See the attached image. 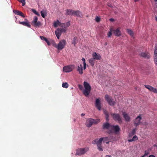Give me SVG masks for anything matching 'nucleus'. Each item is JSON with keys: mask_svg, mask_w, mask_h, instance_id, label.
I'll return each instance as SVG.
<instances>
[{"mask_svg": "<svg viewBox=\"0 0 157 157\" xmlns=\"http://www.w3.org/2000/svg\"><path fill=\"white\" fill-rule=\"evenodd\" d=\"M103 141V138H101L99 140L96 139L95 140L94 142H93V144H96L97 145H99L101 144L102 141Z\"/></svg>", "mask_w": 157, "mask_h": 157, "instance_id": "2eb2a0df", "label": "nucleus"}, {"mask_svg": "<svg viewBox=\"0 0 157 157\" xmlns=\"http://www.w3.org/2000/svg\"><path fill=\"white\" fill-rule=\"evenodd\" d=\"M154 1H155V2H157V0H154Z\"/></svg>", "mask_w": 157, "mask_h": 157, "instance_id": "69168bd1", "label": "nucleus"}, {"mask_svg": "<svg viewBox=\"0 0 157 157\" xmlns=\"http://www.w3.org/2000/svg\"><path fill=\"white\" fill-rule=\"evenodd\" d=\"M60 23L58 20H57L56 21H55L54 23V26L55 27H57L58 25L60 26Z\"/></svg>", "mask_w": 157, "mask_h": 157, "instance_id": "cd10ccee", "label": "nucleus"}, {"mask_svg": "<svg viewBox=\"0 0 157 157\" xmlns=\"http://www.w3.org/2000/svg\"><path fill=\"white\" fill-rule=\"evenodd\" d=\"M145 156H144V155L143 156H142L141 157H144Z\"/></svg>", "mask_w": 157, "mask_h": 157, "instance_id": "0e129e2a", "label": "nucleus"}, {"mask_svg": "<svg viewBox=\"0 0 157 157\" xmlns=\"http://www.w3.org/2000/svg\"><path fill=\"white\" fill-rule=\"evenodd\" d=\"M93 58L94 59L97 60H100L101 59V57L100 54L97 53L95 52H94L92 54Z\"/></svg>", "mask_w": 157, "mask_h": 157, "instance_id": "f8f14e48", "label": "nucleus"}, {"mask_svg": "<svg viewBox=\"0 0 157 157\" xmlns=\"http://www.w3.org/2000/svg\"><path fill=\"white\" fill-rule=\"evenodd\" d=\"M25 21H19V23L28 27L30 28L31 25L29 24V22L28 21L27 19H25Z\"/></svg>", "mask_w": 157, "mask_h": 157, "instance_id": "ddd939ff", "label": "nucleus"}, {"mask_svg": "<svg viewBox=\"0 0 157 157\" xmlns=\"http://www.w3.org/2000/svg\"><path fill=\"white\" fill-rule=\"evenodd\" d=\"M112 31L116 36H119L121 35V33L120 30L119 28H118L116 30H113Z\"/></svg>", "mask_w": 157, "mask_h": 157, "instance_id": "f3484780", "label": "nucleus"}, {"mask_svg": "<svg viewBox=\"0 0 157 157\" xmlns=\"http://www.w3.org/2000/svg\"><path fill=\"white\" fill-rule=\"evenodd\" d=\"M155 19L156 20V21H157V16H156L155 17Z\"/></svg>", "mask_w": 157, "mask_h": 157, "instance_id": "052dcab7", "label": "nucleus"}, {"mask_svg": "<svg viewBox=\"0 0 157 157\" xmlns=\"http://www.w3.org/2000/svg\"><path fill=\"white\" fill-rule=\"evenodd\" d=\"M102 138H103V141L105 142L107 141H109L110 140L109 137H105Z\"/></svg>", "mask_w": 157, "mask_h": 157, "instance_id": "72a5a7b5", "label": "nucleus"}, {"mask_svg": "<svg viewBox=\"0 0 157 157\" xmlns=\"http://www.w3.org/2000/svg\"><path fill=\"white\" fill-rule=\"evenodd\" d=\"M66 44V41L65 40H62L60 41L58 44L57 49L58 50H61L63 49Z\"/></svg>", "mask_w": 157, "mask_h": 157, "instance_id": "39448f33", "label": "nucleus"}, {"mask_svg": "<svg viewBox=\"0 0 157 157\" xmlns=\"http://www.w3.org/2000/svg\"><path fill=\"white\" fill-rule=\"evenodd\" d=\"M109 142V141H106L105 142L106 144H108Z\"/></svg>", "mask_w": 157, "mask_h": 157, "instance_id": "4d7b16f0", "label": "nucleus"}, {"mask_svg": "<svg viewBox=\"0 0 157 157\" xmlns=\"http://www.w3.org/2000/svg\"><path fill=\"white\" fill-rule=\"evenodd\" d=\"M83 85L85 89L83 91V94L85 96L87 97L90 93L91 89V87L88 83L85 81L84 82Z\"/></svg>", "mask_w": 157, "mask_h": 157, "instance_id": "f257e3e1", "label": "nucleus"}, {"mask_svg": "<svg viewBox=\"0 0 157 157\" xmlns=\"http://www.w3.org/2000/svg\"><path fill=\"white\" fill-rule=\"evenodd\" d=\"M86 63H83V69L85 70L86 68Z\"/></svg>", "mask_w": 157, "mask_h": 157, "instance_id": "09e8293b", "label": "nucleus"}, {"mask_svg": "<svg viewBox=\"0 0 157 157\" xmlns=\"http://www.w3.org/2000/svg\"><path fill=\"white\" fill-rule=\"evenodd\" d=\"M35 14L38 16H40V14L37 12L36 13V14Z\"/></svg>", "mask_w": 157, "mask_h": 157, "instance_id": "bf43d9fd", "label": "nucleus"}, {"mask_svg": "<svg viewBox=\"0 0 157 157\" xmlns=\"http://www.w3.org/2000/svg\"><path fill=\"white\" fill-rule=\"evenodd\" d=\"M141 56L143 57L147 58H148L150 57L149 54L146 52L141 53Z\"/></svg>", "mask_w": 157, "mask_h": 157, "instance_id": "393cba45", "label": "nucleus"}, {"mask_svg": "<svg viewBox=\"0 0 157 157\" xmlns=\"http://www.w3.org/2000/svg\"><path fill=\"white\" fill-rule=\"evenodd\" d=\"M82 60L83 62V63H86V62H85V59L84 58H83V57L82 58Z\"/></svg>", "mask_w": 157, "mask_h": 157, "instance_id": "3c124183", "label": "nucleus"}, {"mask_svg": "<svg viewBox=\"0 0 157 157\" xmlns=\"http://www.w3.org/2000/svg\"><path fill=\"white\" fill-rule=\"evenodd\" d=\"M74 10H72V9H67L66 10V15H73L74 13Z\"/></svg>", "mask_w": 157, "mask_h": 157, "instance_id": "4be33fe9", "label": "nucleus"}, {"mask_svg": "<svg viewBox=\"0 0 157 157\" xmlns=\"http://www.w3.org/2000/svg\"><path fill=\"white\" fill-rule=\"evenodd\" d=\"M154 60L155 64L157 65V48L155 47L154 55Z\"/></svg>", "mask_w": 157, "mask_h": 157, "instance_id": "412c9836", "label": "nucleus"}, {"mask_svg": "<svg viewBox=\"0 0 157 157\" xmlns=\"http://www.w3.org/2000/svg\"><path fill=\"white\" fill-rule=\"evenodd\" d=\"M105 100L107 101L109 104L110 105L113 106L115 105V101H113L112 98L109 96L108 95H105Z\"/></svg>", "mask_w": 157, "mask_h": 157, "instance_id": "0eeeda50", "label": "nucleus"}, {"mask_svg": "<svg viewBox=\"0 0 157 157\" xmlns=\"http://www.w3.org/2000/svg\"><path fill=\"white\" fill-rule=\"evenodd\" d=\"M40 13L42 17L44 18L45 17V15H46V13H45L44 14V12L42 11L40 12Z\"/></svg>", "mask_w": 157, "mask_h": 157, "instance_id": "58836bf2", "label": "nucleus"}, {"mask_svg": "<svg viewBox=\"0 0 157 157\" xmlns=\"http://www.w3.org/2000/svg\"><path fill=\"white\" fill-rule=\"evenodd\" d=\"M141 114L138 116L134 120V125L136 126L139 125L141 123V121L142 119Z\"/></svg>", "mask_w": 157, "mask_h": 157, "instance_id": "1a4fd4ad", "label": "nucleus"}, {"mask_svg": "<svg viewBox=\"0 0 157 157\" xmlns=\"http://www.w3.org/2000/svg\"><path fill=\"white\" fill-rule=\"evenodd\" d=\"M139 0H134L135 2H136L139 1Z\"/></svg>", "mask_w": 157, "mask_h": 157, "instance_id": "680f3d73", "label": "nucleus"}, {"mask_svg": "<svg viewBox=\"0 0 157 157\" xmlns=\"http://www.w3.org/2000/svg\"><path fill=\"white\" fill-rule=\"evenodd\" d=\"M85 115V114L84 113H82L81 114V116H84Z\"/></svg>", "mask_w": 157, "mask_h": 157, "instance_id": "13d9d810", "label": "nucleus"}, {"mask_svg": "<svg viewBox=\"0 0 157 157\" xmlns=\"http://www.w3.org/2000/svg\"><path fill=\"white\" fill-rule=\"evenodd\" d=\"M104 113L105 116L109 115L108 111L106 110H104Z\"/></svg>", "mask_w": 157, "mask_h": 157, "instance_id": "79ce46f5", "label": "nucleus"}, {"mask_svg": "<svg viewBox=\"0 0 157 157\" xmlns=\"http://www.w3.org/2000/svg\"><path fill=\"white\" fill-rule=\"evenodd\" d=\"M96 21L97 22H98L100 21V18L99 17H97L96 18Z\"/></svg>", "mask_w": 157, "mask_h": 157, "instance_id": "49530a36", "label": "nucleus"}, {"mask_svg": "<svg viewBox=\"0 0 157 157\" xmlns=\"http://www.w3.org/2000/svg\"><path fill=\"white\" fill-rule=\"evenodd\" d=\"M95 106L99 110H100L101 109V103L100 102V99H96L95 102Z\"/></svg>", "mask_w": 157, "mask_h": 157, "instance_id": "9d476101", "label": "nucleus"}, {"mask_svg": "<svg viewBox=\"0 0 157 157\" xmlns=\"http://www.w3.org/2000/svg\"><path fill=\"white\" fill-rule=\"evenodd\" d=\"M111 126L112 125H110L109 123L106 122L103 124L102 127L103 129H106L108 130L109 128H111Z\"/></svg>", "mask_w": 157, "mask_h": 157, "instance_id": "aec40b11", "label": "nucleus"}, {"mask_svg": "<svg viewBox=\"0 0 157 157\" xmlns=\"http://www.w3.org/2000/svg\"><path fill=\"white\" fill-rule=\"evenodd\" d=\"M122 114L126 121L129 122L130 121V118L128 114L125 112H123L122 113Z\"/></svg>", "mask_w": 157, "mask_h": 157, "instance_id": "4468645a", "label": "nucleus"}, {"mask_svg": "<svg viewBox=\"0 0 157 157\" xmlns=\"http://www.w3.org/2000/svg\"><path fill=\"white\" fill-rule=\"evenodd\" d=\"M70 25V22L68 21L66 23H61L60 25V26L62 27L67 28L69 27Z\"/></svg>", "mask_w": 157, "mask_h": 157, "instance_id": "b1692460", "label": "nucleus"}, {"mask_svg": "<svg viewBox=\"0 0 157 157\" xmlns=\"http://www.w3.org/2000/svg\"><path fill=\"white\" fill-rule=\"evenodd\" d=\"M107 6L110 7H112L113 6H112V5L110 3H108L107 4Z\"/></svg>", "mask_w": 157, "mask_h": 157, "instance_id": "8fccbe9b", "label": "nucleus"}, {"mask_svg": "<svg viewBox=\"0 0 157 157\" xmlns=\"http://www.w3.org/2000/svg\"><path fill=\"white\" fill-rule=\"evenodd\" d=\"M40 37L41 38V39L42 40H45L47 39L46 37H45L44 36H40Z\"/></svg>", "mask_w": 157, "mask_h": 157, "instance_id": "c03bdc74", "label": "nucleus"}, {"mask_svg": "<svg viewBox=\"0 0 157 157\" xmlns=\"http://www.w3.org/2000/svg\"><path fill=\"white\" fill-rule=\"evenodd\" d=\"M45 41L47 43L48 45H50L51 44V43L47 39Z\"/></svg>", "mask_w": 157, "mask_h": 157, "instance_id": "a18cd8bd", "label": "nucleus"}, {"mask_svg": "<svg viewBox=\"0 0 157 157\" xmlns=\"http://www.w3.org/2000/svg\"><path fill=\"white\" fill-rule=\"evenodd\" d=\"M109 21H111L113 22L114 21V19L112 18H110L109 19Z\"/></svg>", "mask_w": 157, "mask_h": 157, "instance_id": "5fc2aeb1", "label": "nucleus"}, {"mask_svg": "<svg viewBox=\"0 0 157 157\" xmlns=\"http://www.w3.org/2000/svg\"><path fill=\"white\" fill-rule=\"evenodd\" d=\"M55 33L57 39H59L60 36L61 35V33L58 28L55 31Z\"/></svg>", "mask_w": 157, "mask_h": 157, "instance_id": "5701e85b", "label": "nucleus"}, {"mask_svg": "<svg viewBox=\"0 0 157 157\" xmlns=\"http://www.w3.org/2000/svg\"><path fill=\"white\" fill-rule=\"evenodd\" d=\"M73 15L80 17H83V15L82 12L79 10H74Z\"/></svg>", "mask_w": 157, "mask_h": 157, "instance_id": "dca6fc26", "label": "nucleus"}, {"mask_svg": "<svg viewBox=\"0 0 157 157\" xmlns=\"http://www.w3.org/2000/svg\"><path fill=\"white\" fill-rule=\"evenodd\" d=\"M13 13L15 14L19 15L23 17H24L25 16L23 13L21 11L19 10H14L13 11Z\"/></svg>", "mask_w": 157, "mask_h": 157, "instance_id": "a211bd4d", "label": "nucleus"}, {"mask_svg": "<svg viewBox=\"0 0 157 157\" xmlns=\"http://www.w3.org/2000/svg\"><path fill=\"white\" fill-rule=\"evenodd\" d=\"M89 148L86 147L84 148H80L76 150V155H81L85 154L86 152L88 151Z\"/></svg>", "mask_w": 157, "mask_h": 157, "instance_id": "7ed1b4c3", "label": "nucleus"}, {"mask_svg": "<svg viewBox=\"0 0 157 157\" xmlns=\"http://www.w3.org/2000/svg\"><path fill=\"white\" fill-rule=\"evenodd\" d=\"M112 30V29H111L110 31L109 32L108 34H107V36L108 37H110L112 35V32H113Z\"/></svg>", "mask_w": 157, "mask_h": 157, "instance_id": "e433bc0d", "label": "nucleus"}, {"mask_svg": "<svg viewBox=\"0 0 157 157\" xmlns=\"http://www.w3.org/2000/svg\"><path fill=\"white\" fill-rule=\"evenodd\" d=\"M136 129H134L131 132V134L132 135H134L136 133Z\"/></svg>", "mask_w": 157, "mask_h": 157, "instance_id": "a19ab883", "label": "nucleus"}, {"mask_svg": "<svg viewBox=\"0 0 157 157\" xmlns=\"http://www.w3.org/2000/svg\"><path fill=\"white\" fill-rule=\"evenodd\" d=\"M19 2L22 3V6H25V0H17Z\"/></svg>", "mask_w": 157, "mask_h": 157, "instance_id": "c9c22d12", "label": "nucleus"}, {"mask_svg": "<svg viewBox=\"0 0 157 157\" xmlns=\"http://www.w3.org/2000/svg\"><path fill=\"white\" fill-rule=\"evenodd\" d=\"M33 24L34 26L36 27H39V26H41L42 25L41 22L39 21L35 22Z\"/></svg>", "mask_w": 157, "mask_h": 157, "instance_id": "c85d7f7f", "label": "nucleus"}, {"mask_svg": "<svg viewBox=\"0 0 157 157\" xmlns=\"http://www.w3.org/2000/svg\"><path fill=\"white\" fill-rule=\"evenodd\" d=\"M111 115L115 121H117L119 124L122 122V118L118 114L111 113Z\"/></svg>", "mask_w": 157, "mask_h": 157, "instance_id": "20e7f679", "label": "nucleus"}, {"mask_svg": "<svg viewBox=\"0 0 157 157\" xmlns=\"http://www.w3.org/2000/svg\"><path fill=\"white\" fill-rule=\"evenodd\" d=\"M37 20H38V18L36 16H35L33 18V20L32 22V23L33 24L34 23L37 22Z\"/></svg>", "mask_w": 157, "mask_h": 157, "instance_id": "f704fd0d", "label": "nucleus"}, {"mask_svg": "<svg viewBox=\"0 0 157 157\" xmlns=\"http://www.w3.org/2000/svg\"><path fill=\"white\" fill-rule=\"evenodd\" d=\"M68 84L67 82L63 83L62 84V86L66 88H67L68 87Z\"/></svg>", "mask_w": 157, "mask_h": 157, "instance_id": "7c9ffc66", "label": "nucleus"}, {"mask_svg": "<svg viewBox=\"0 0 157 157\" xmlns=\"http://www.w3.org/2000/svg\"><path fill=\"white\" fill-rule=\"evenodd\" d=\"M59 30L60 31L61 33H65L66 31V29L64 28H58Z\"/></svg>", "mask_w": 157, "mask_h": 157, "instance_id": "4c0bfd02", "label": "nucleus"}, {"mask_svg": "<svg viewBox=\"0 0 157 157\" xmlns=\"http://www.w3.org/2000/svg\"><path fill=\"white\" fill-rule=\"evenodd\" d=\"M107 44V43H105V45H106Z\"/></svg>", "mask_w": 157, "mask_h": 157, "instance_id": "338daca9", "label": "nucleus"}, {"mask_svg": "<svg viewBox=\"0 0 157 157\" xmlns=\"http://www.w3.org/2000/svg\"><path fill=\"white\" fill-rule=\"evenodd\" d=\"M100 122L99 119H93L92 118L88 119L86 122V125L87 127H90L92 124H96Z\"/></svg>", "mask_w": 157, "mask_h": 157, "instance_id": "f03ea898", "label": "nucleus"}, {"mask_svg": "<svg viewBox=\"0 0 157 157\" xmlns=\"http://www.w3.org/2000/svg\"><path fill=\"white\" fill-rule=\"evenodd\" d=\"M127 31L128 33L131 36H133V33L132 31L130 29H127Z\"/></svg>", "mask_w": 157, "mask_h": 157, "instance_id": "c756f323", "label": "nucleus"}, {"mask_svg": "<svg viewBox=\"0 0 157 157\" xmlns=\"http://www.w3.org/2000/svg\"><path fill=\"white\" fill-rule=\"evenodd\" d=\"M148 157H155V156L153 155H150Z\"/></svg>", "mask_w": 157, "mask_h": 157, "instance_id": "6e6d98bb", "label": "nucleus"}, {"mask_svg": "<svg viewBox=\"0 0 157 157\" xmlns=\"http://www.w3.org/2000/svg\"><path fill=\"white\" fill-rule=\"evenodd\" d=\"M149 154V152L148 151H145V153L144 154V156L147 155Z\"/></svg>", "mask_w": 157, "mask_h": 157, "instance_id": "37998d69", "label": "nucleus"}, {"mask_svg": "<svg viewBox=\"0 0 157 157\" xmlns=\"http://www.w3.org/2000/svg\"><path fill=\"white\" fill-rule=\"evenodd\" d=\"M83 68L82 65V64H80L78 65L77 67V71L78 72L79 74L80 75H82L83 73Z\"/></svg>", "mask_w": 157, "mask_h": 157, "instance_id": "6ab92c4d", "label": "nucleus"}, {"mask_svg": "<svg viewBox=\"0 0 157 157\" xmlns=\"http://www.w3.org/2000/svg\"><path fill=\"white\" fill-rule=\"evenodd\" d=\"M32 11L35 14H36V13H37L36 10L33 9H32Z\"/></svg>", "mask_w": 157, "mask_h": 157, "instance_id": "de8ad7c7", "label": "nucleus"}, {"mask_svg": "<svg viewBox=\"0 0 157 157\" xmlns=\"http://www.w3.org/2000/svg\"><path fill=\"white\" fill-rule=\"evenodd\" d=\"M89 62L91 66H93L95 63V59L93 58L90 59L89 60Z\"/></svg>", "mask_w": 157, "mask_h": 157, "instance_id": "a878e982", "label": "nucleus"}, {"mask_svg": "<svg viewBox=\"0 0 157 157\" xmlns=\"http://www.w3.org/2000/svg\"><path fill=\"white\" fill-rule=\"evenodd\" d=\"M106 156H109V157H111V156L110 155H106Z\"/></svg>", "mask_w": 157, "mask_h": 157, "instance_id": "e2e57ef3", "label": "nucleus"}, {"mask_svg": "<svg viewBox=\"0 0 157 157\" xmlns=\"http://www.w3.org/2000/svg\"><path fill=\"white\" fill-rule=\"evenodd\" d=\"M109 115H107V116H106V120L107 121H108L109 120Z\"/></svg>", "mask_w": 157, "mask_h": 157, "instance_id": "603ef678", "label": "nucleus"}, {"mask_svg": "<svg viewBox=\"0 0 157 157\" xmlns=\"http://www.w3.org/2000/svg\"><path fill=\"white\" fill-rule=\"evenodd\" d=\"M145 87L148 89L149 91L153 92L154 93H157V89L156 88H154L149 85H145Z\"/></svg>", "mask_w": 157, "mask_h": 157, "instance_id": "9b49d317", "label": "nucleus"}, {"mask_svg": "<svg viewBox=\"0 0 157 157\" xmlns=\"http://www.w3.org/2000/svg\"><path fill=\"white\" fill-rule=\"evenodd\" d=\"M75 67L74 65H70L64 66L63 68V70L64 72H69L71 71Z\"/></svg>", "mask_w": 157, "mask_h": 157, "instance_id": "6e6552de", "label": "nucleus"}, {"mask_svg": "<svg viewBox=\"0 0 157 157\" xmlns=\"http://www.w3.org/2000/svg\"><path fill=\"white\" fill-rule=\"evenodd\" d=\"M77 40V38L75 37H74L73 39V41L72 42V44H73L75 46V44L76 43V40Z\"/></svg>", "mask_w": 157, "mask_h": 157, "instance_id": "ea45409f", "label": "nucleus"}, {"mask_svg": "<svg viewBox=\"0 0 157 157\" xmlns=\"http://www.w3.org/2000/svg\"><path fill=\"white\" fill-rule=\"evenodd\" d=\"M138 138L137 136L135 135L131 139L128 140V141L129 142H131L132 141H135L137 140L138 139Z\"/></svg>", "mask_w": 157, "mask_h": 157, "instance_id": "bb28decb", "label": "nucleus"}, {"mask_svg": "<svg viewBox=\"0 0 157 157\" xmlns=\"http://www.w3.org/2000/svg\"><path fill=\"white\" fill-rule=\"evenodd\" d=\"M78 87L80 89V90H82L83 89V86H82L81 85H79L78 86Z\"/></svg>", "mask_w": 157, "mask_h": 157, "instance_id": "864d4df0", "label": "nucleus"}, {"mask_svg": "<svg viewBox=\"0 0 157 157\" xmlns=\"http://www.w3.org/2000/svg\"><path fill=\"white\" fill-rule=\"evenodd\" d=\"M51 43L54 47L57 48L58 44L57 45L54 41L51 40Z\"/></svg>", "mask_w": 157, "mask_h": 157, "instance_id": "473e14b6", "label": "nucleus"}, {"mask_svg": "<svg viewBox=\"0 0 157 157\" xmlns=\"http://www.w3.org/2000/svg\"><path fill=\"white\" fill-rule=\"evenodd\" d=\"M111 129V130H110L109 131V133L114 132L115 133L117 134L119 132L120 130V128L118 125H112Z\"/></svg>", "mask_w": 157, "mask_h": 157, "instance_id": "423d86ee", "label": "nucleus"}, {"mask_svg": "<svg viewBox=\"0 0 157 157\" xmlns=\"http://www.w3.org/2000/svg\"><path fill=\"white\" fill-rule=\"evenodd\" d=\"M97 149L100 151H103V148L101 146V144L99 145H97Z\"/></svg>", "mask_w": 157, "mask_h": 157, "instance_id": "2f4dec72", "label": "nucleus"}]
</instances>
